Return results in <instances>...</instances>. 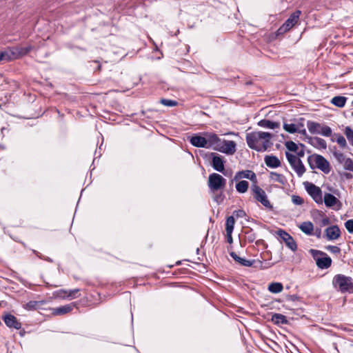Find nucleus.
Returning a JSON list of instances; mask_svg holds the SVG:
<instances>
[{"mask_svg":"<svg viewBox=\"0 0 353 353\" xmlns=\"http://www.w3.org/2000/svg\"><path fill=\"white\" fill-rule=\"evenodd\" d=\"M6 130V128H5V127H2V128H1V133H2V134L3 133V130Z\"/></svg>","mask_w":353,"mask_h":353,"instance_id":"69168bd1","label":"nucleus"},{"mask_svg":"<svg viewBox=\"0 0 353 353\" xmlns=\"http://www.w3.org/2000/svg\"><path fill=\"white\" fill-rule=\"evenodd\" d=\"M286 148L290 152H296L298 150V145L292 141H286L285 143Z\"/></svg>","mask_w":353,"mask_h":353,"instance_id":"e433bc0d","label":"nucleus"},{"mask_svg":"<svg viewBox=\"0 0 353 353\" xmlns=\"http://www.w3.org/2000/svg\"><path fill=\"white\" fill-rule=\"evenodd\" d=\"M32 48L33 47L30 45L27 46L26 47H19L21 57L28 54L32 50Z\"/></svg>","mask_w":353,"mask_h":353,"instance_id":"ea45409f","label":"nucleus"},{"mask_svg":"<svg viewBox=\"0 0 353 353\" xmlns=\"http://www.w3.org/2000/svg\"><path fill=\"white\" fill-rule=\"evenodd\" d=\"M262 243H263V240H262V239H259V240L256 241V245H260V244H262Z\"/></svg>","mask_w":353,"mask_h":353,"instance_id":"e2e57ef3","label":"nucleus"},{"mask_svg":"<svg viewBox=\"0 0 353 353\" xmlns=\"http://www.w3.org/2000/svg\"><path fill=\"white\" fill-rule=\"evenodd\" d=\"M249 183L247 181H240L236 184V190L239 193H245L248 191Z\"/></svg>","mask_w":353,"mask_h":353,"instance_id":"2f4dec72","label":"nucleus"},{"mask_svg":"<svg viewBox=\"0 0 353 353\" xmlns=\"http://www.w3.org/2000/svg\"><path fill=\"white\" fill-rule=\"evenodd\" d=\"M304 187L308 194L313 199V200L318 204L323 203L322 191L321 188L314 184L305 181L303 183Z\"/></svg>","mask_w":353,"mask_h":353,"instance_id":"1a4fd4ad","label":"nucleus"},{"mask_svg":"<svg viewBox=\"0 0 353 353\" xmlns=\"http://www.w3.org/2000/svg\"><path fill=\"white\" fill-rule=\"evenodd\" d=\"M79 292V289H74L69 291L68 294L66 296L68 298L73 299L77 297V294Z\"/></svg>","mask_w":353,"mask_h":353,"instance_id":"8fccbe9b","label":"nucleus"},{"mask_svg":"<svg viewBox=\"0 0 353 353\" xmlns=\"http://www.w3.org/2000/svg\"><path fill=\"white\" fill-rule=\"evenodd\" d=\"M225 179L219 174L212 173L209 175L208 187L212 192H214L223 190L225 187Z\"/></svg>","mask_w":353,"mask_h":353,"instance_id":"6e6552de","label":"nucleus"},{"mask_svg":"<svg viewBox=\"0 0 353 353\" xmlns=\"http://www.w3.org/2000/svg\"><path fill=\"white\" fill-rule=\"evenodd\" d=\"M283 289V284L279 282L271 283L268 285V290L272 293L277 294L281 292Z\"/></svg>","mask_w":353,"mask_h":353,"instance_id":"7c9ffc66","label":"nucleus"},{"mask_svg":"<svg viewBox=\"0 0 353 353\" xmlns=\"http://www.w3.org/2000/svg\"><path fill=\"white\" fill-rule=\"evenodd\" d=\"M270 178L272 181L278 182L281 185H285L287 183V179L283 174L275 172H271L270 173Z\"/></svg>","mask_w":353,"mask_h":353,"instance_id":"bb28decb","label":"nucleus"},{"mask_svg":"<svg viewBox=\"0 0 353 353\" xmlns=\"http://www.w3.org/2000/svg\"><path fill=\"white\" fill-rule=\"evenodd\" d=\"M266 165L271 168H276L281 166V161L278 157L274 155H266L264 158Z\"/></svg>","mask_w":353,"mask_h":353,"instance_id":"aec40b11","label":"nucleus"},{"mask_svg":"<svg viewBox=\"0 0 353 353\" xmlns=\"http://www.w3.org/2000/svg\"><path fill=\"white\" fill-rule=\"evenodd\" d=\"M39 305L40 303L39 301H30L25 305L24 307L28 310H34L39 308Z\"/></svg>","mask_w":353,"mask_h":353,"instance_id":"f704fd0d","label":"nucleus"},{"mask_svg":"<svg viewBox=\"0 0 353 353\" xmlns=\"http://www.w3.org/2000/svg\"><path fill=\"white\" fill-rule=\"evenodd\" d=\"M290 30V28L287 27L284 23L277 30L276 33L278 35L283 34Z\"/></svg>","mask_w":353,"mask_h":353,"instance_id":"09e8293b","label":"nucleus"},{"mask_svg":"<svg viewBox=\"0 0 353 353\" xmlns=\"http://www.w3.org/2000/svg\"><path fill=\"white\" fill-rule=\"evenodd\" d=\"M310 252L315 260L316 264L319 268L324 270L331 266L332 259L325 252L313 249H311Z\"/></svg>","mask_w":353,"mask_h":353,"instance_id":"20e7f679","label":"nucleus"},{"mask_svg":"<svg viewBox=\"0 0 353 353\" xmlns=\"http://www.w3.org/2000/svg\"><path fill=\"white\" fill-rule=\"evenodd\" d=\"M61 292H63V293L67 294V291H65V290H61Z\"/></svg>","mask_w":353,"mask_h":353,"instance_id":"774afa93","label":"nucleus"},{"mask_svg":"<svg viewBox=\"0 0 353 353\" xmlns=\"http://www.w3.org/2000/svg\"><path fill=\"white\" fill-rule=\"evenodd\" d=\"M230 255L236 263L244 267H251L254 265L255 263H257L258 264L255 265V267L259 268L261 269H267L274 265V263L270 262L265 263L264 265L263 262L260 260H258L257 261L255 260H248L246 259L239 256L234 252H230Z\"/></svg>","mask_w":353,"mask_h":353,"instance_id":"39448f33","label":"nucleus"},{"mask_svg":"<svg viewBox=\"0 0 353 353\" xmlns=\"http://www.w3.org/2000/svg\"><path fill=\"white\" fill-rule=\"evenodd\" d=\"M307 127L312 134H321L328 137L332 134V129L325 125L313 121H307Z\"/></svg>","mask_w":353,"mask_h":353,"instance_id":"423d86ee","label":"nucleus"},{"mask_svg":"<svg viewBox=\"0 0 353 353\" xmlns=\"http://www.w3.org/2000/svg\"><path fill=\"white\" fill-rule=\"evenodd\" d=\"M334 157L339 163L343 164L346 159V157L341 152H334Z\"/></svg>","mask_w":353,"mask_h":353,"instance_id":"79ce46f5","label":"nucleus"},{"mask_svg":"<svg viewBox=\"0 0 353 353\" xmlns=\"http://www.w3.org/2000/svg\"><path fill=\"white\" fill-rule=\"evenodd\" d=\"M160 103L161 104H163L165 106H168V107L176 106L178 103L177 101H176L168 99H161L160 101Z\"/></svg>","mask_w":353,"mask_h":353,"instance_id":"a19ab883","label":"nucleus"},{"mask_svg":"<svg viewBox=\"0 0 353 353\" xmlns=\"http://www.w3.org/2000/svg\"><path fill=\"white\" fill-rule=\"evenodd\" d=\"M276 233L292 251L295 252L297 250V244L290 234L282 229L277 230Z\"/></svg>","mask_w":353,"mask_h":353,"instance_id":"9b49d317","label":"nucleus"},{"mask_svg":"<svg viewBox=\"0 0 353 353\" xmlns=\"http://www.w3.org/2000/svg\"><path fill=\"white\" fill-rule=\"evenodd\" d=\"M43 259H44L46 261L50 262V263L52 262V260L50 257H48V256L47 257L43 256Z\"/></svg>","mask_w":353,"mask_h":353,"instance_id":"680f3d73","label":"nucleus"},{"mask_svg":"<svg viewBox=\"0 0 353 353\" xmlns=\"http://www.w3.org/2000/svg\"><path fill=\"white\" fill-rule=\"evenodd\" d=\"M299 145L301 147V150H300L299 151L297 150L296 152L298 156L297 157H299L300 159L301 157H303L305 155V151H304L305 145L303 143H299Z\"/></svg>","mask_w":353,"mask_h":353,"instance_id":"3c124183","label":"nucleus"},{"mask_svg":"<svg viewBox=\"0 0 353 353\" xmlns=\"http://www.w3.org/2000/svg\"><path fill=\"white\" fill-rule=\"evenodd\" d=\"M245 239L249 243L254 242L256 239V234L254 232L253 230L251 228H248L247 230L244 232Z\"/></svg>","mask_w":353,"mask_h":353,"instance_id":"72a5a7b5","label":"nucleus"},{"mask_svg":"<svg viewBox=\"0 0 353 353\" xmlns=\"http://www.w3.org/2000/svg\"><path fill=\"white\" fill-rule=\"evenodd\" d=\"M271 321L277 325L288 324V321L286 316L279 313H274L272 315Z\"/></svg>","mask_w":353,"mask_h":353,"instance_id":"b1692460","label":"nucleus"},{"mask_svg":"<svg viewBox=\"0 0 353 353\" xmlns=\"http://www.w3.org/2000/svg\"><path fill=\"white\" fill-rule=\"evenodd\" d=\"M307 139H308V143H310L314 147L321 148V149H325L327 148V143L326 141L319 137H307Z\"/></svg>","mask_w":353,"mask_h":353,"instance_id":"412c9836","label":"nucleus"},{"mask_svg":"<svg viewBox=\"0 0 353 353\" xmlns=\"http://www.w3.org/2000/svg\"><path fill=\"white\" fill-rule=\"evenodd\" d=\"M212 168L219 172H222L224 175H227L226 172H225L224 169V163L225 161L223 159V157L219 155L217 153L212 152Z\"/></svg>","mask_w":353,"mask_h":353,"instance_id":"f8f14e48","label":"nucleus"},{"mask_svg":"<svg viewBox=\"0 0 353 353\" xmlns=\"http://www.w3.org/2000/svg\"><path fill=\"white\" fill-rule=\"evenodd\" d=\"M343 177H345L347 179H350L353 177V175L351 173L349 172H344L341 174Z\"/></svg>","mask_w":353,"mask_h":353,"instance_id":"4d7b16f0","label":"nucleus"},{"mask_svg":"<svg viewBox=\"0 0 353 353\" xmlns=\"http://www.w3.org/2000/svg\"><path fill=\"white\" fill-rule=\"evenodd\" d=\"M344 169L353 172V160L350 158H346L343 163Z\"/></svg>","mask_w":353,"mask_h":353,"instance_id":"58836bf2","label":"nucleus"},{"mask_svg":"<svg viewBox=\"0 0 353 353\" xmlns=\"http://www.w3.org/2000/svg\"><path fill=\"white\" fill-rule=\"evenodd\" d=\"M232 233V232H229V231H226V238H227V241L229 243H232L233 242Z\"/></svg>","mask_w":353,"mask_h":353,"instance_id":"6e6d98bb","label":"nucleus"},{"mask_svg":"<svg viewBox=\"0 0 353 353\" xmlns=\"http://www.w3.org/2000/svg\"><path fill=\"white\" fill-rule=\"evenodd\" d=\"M286 299L290 301H296L299 299V296L296 294L288 295Z\"/></svg>","mask_w":353,"mask_h":353,"instance_id":"603ef678","label":"nucleus"},{"mask_svg":"<svg viewBox=\"0 0 353 353\" xmlns=\"http://www.w3.org/2000/svg\"><path fill=\"white\" fill-rule=\"evenodd\" d=\"M345 227L348 232L353 233V219H349L345 223Z\"/></svg>","mask_w":353,"mask_h":353,"instance_id":"49530a36","label":"nucleus"},{"mask_svg":"<svg viewBox=\"0 0 353 353\" xmlns=\"http://www.w3.org/2000/svg\"><path fill=\"white\" fill-rule=\"evenodd\" d=\"M236 143L234 141L221 140L218 147H215L214 150L228 155H231L235 153Z\"/></svg>","mask_w":353,"mask_h":353,"instance_id":"9d476101","label":"nucleus"},{"mask_svg":"<svg viewBox=\"0 0 353 353\" xmlns=\"http://www.w3.org/2000/svg\"><path fill=\"white\" fill-rule=\"evenodd\" d=\"M5 324L10 328L19 330L21 327V323L12 314L8 313L3 316Z\"/></svg>","mask_w":353,"mask_h":353,"instance_id":"f3484780","label":"nucleus"},{"mask_svg":"<svg viewBox=\"0 0 353 353\" xmlns=\"http://www.w3.org/2000/svg\"><path fill=\"white\" fill-rule=\"evenodd\" d=\"M0 148L1 150H4L6 148V147L4 145H0Z\"/></svg>","mask_w":353,"mask_h":353,"instance_id":"338daca9","label":"nucleus"},{"mask_svg":"<svg viewBox=\"0 0 353 353\" xmlns=\"http://www.w3.org/2000/svg\"><path fill=\"white\" fill-rule=\"evenodd\" d=\"M325 249L330 252L331 253H333V254H340L341 252V248L338 246H336V245H327L325 247Z\"/></svg>","mask_w":353,"mask_h":353,"instance_id":"c03bdc74","label":"nucleus"},{"mask_svg":"<svg viewBox=\"0 0 353 353\" xmlns=\"http://www.w3.org/2000/svg\"><path fill=\"white\" fill-rule=\"evenodd\" d=\"M232 216H234V217L236 216V218H243L245 216V212L243 210H234Z\"/></svg>","mask_w":353,"mask_h":353,"instance_id":"de8ad7c7","label":"nucleus"},{"mask_svg":"<svg viewBox=\"0 0 353 353\" xmlns=\"http://www.w3.org/2000/svg\"><path fill=\"white\" fill-rule=\"evenodd\" d=\"M330 223V219L327 217H325L321 221L322 225H327Z\"/></svg>","mask_w":353,"mask_h":353,"instance_id":"13d9d810","label":"nucleus"},{"mask_svg":"<svg viewBox=\"0 0 353 353\" xmlns=\"http://www.w3.org/2000/svg\"><path fill=\"white\" fill-rule=\"evenodd\" d=\"M291 167L292 168V169L295 171V172L299 177L302 176L306 170V169L301 159L297 161L294 164V166H291Z\"/></svg>","mask_w":353,"mask_h":353,"instance_id":"cd10ccee","label":"nucleus"},{"mask_svg":"<svg viewBox=\"0 0 353 353\" xmlns=\"http://www.w3.org/2000/svg\"><path fill=\"white\" fill-rule=\"evenodd\" d=\"M307 163L312 170L317 168L325 174H328L330 172V163L322 155L316 154L310 155L307 157Z\"/></svg>","mask_w":353,"mask_h":353,"instance_id":"f03ea898","label":"nucleus"},{"mask_svg":"<svg viewBox=\"0 0 353 353\" xmlns=\"http://www.w3.org/2000/svg\"><path fill=\"white\" fill-rule=\"evenodd\" d=\"M292 201L295 205H302L304 202L303 199L297 195L292 196Z\"/></svg>","mask_w":353,"mask_h":353,"instance_id":"a18cd8bd","label":"nucleus"},{"mask_svg":"<svg viewBox=\"0 0 353 353\" xmlns=\"http://www.w3.org/2000/svg\"><path fill=\"white\" fill-rule=\"evenodd\" d=\"M325 236L330 241L336 240L341 236V230L338 225H332L325 230Z\"/></svg>","mask_w":353,"mask_h":353,"instance_id":"6ab92c4d","label":"nucleus"},{"mask_svg":"<svg viewBox=\"0 0 353 353\" xmlns=\"http://www.w3.org/2000/svg\"><path fill=\"white\" fill-rule=\"evenodd\" d=\"M223 199L224 196L222 194H219L216 195L214 199L217 203H220L223 201Z\"/></svg>","mask_w":353,"mask_h":353,"instance_id":"864d4df0","label":"nucleus"},{"mask_svg":"<svg viewBox=\"0 0 353 353\" xmlns=\"http://www.w3.org/2000/svg\"><path fill=\"white\" fill-rule=\"evenodd\" d=\"M345 134L350 142V143L353 146V130L352 129L347 126L345 129Z\"/></svg>","mask_w":353,"mask_h":353,"instance_id":"4c0bfd02","label":"nucleus"},{"mask_svg":"<svg viewBox=\"0 0 353 353\" xmlns=\"http://www.w3.org/2000/svg\"><path fill=\"white\" fill-rule=\"evenodd\" d=\"M323 201L326 207L332 208L335 210H340L342 207L341 202L333 194L325 193L323 197Z\"/></svg>","mask_w":353,"mask_h":353,"instance_id":"ddd939ff","label":"nucleus"},{"mask_svg":"<svg viewBox=\"0 0 353 353\" xmlns=\"http://www.w3.org/2000/svg\"><path fill=\"white\" fill-rule=\"evenodd\" d=\"M300 128H303V123L301 122H299L297 124L294 123H284L283 129L291 134L299 132L301 134L307 137V132L305 128H303L301 130Z\"/></svg>","mask_w":353,"mask_h":353,"instance_id":"4468645a","label":"nucleus"},{"mask_svg":"<svg viewBox=\"0 0 353 353\" xmlns=\"http://www.w3.org/2000/svg\"><path fill=\"white\" fill-rule=\"evenodd\" d=\"M73 308L72 305H65L54 309L53 314L62 315L70 312Z\"/></svg>","mask_w":353,"mask_h":353,"instance_id":"c85d7f7f","label":"nucleus"},{"mask_svg":"<svg viewBox=\"0 0 353 353\" xmlns=\"http://www.w3.org/2000/svg\"><path fill=\"white\" fill-rule=\"evenodd\" d=\"M285 154L291 166H294V164L301 159L289 152H285Z\"/></svg>","mask_w":353,"mask_h":353,"instance_id":"c9c22d12","label":"nucleus"},{"mask_svg":"<svg viewBox=\"0 0 353 353\" xmlns=\"http://www.w3.org/2000/svg\"><path fill=\"white\" fill-rule=\"evenodd\" d=\"M258 125L260 127L270 129L278 128L280 126V123L276 121H272L268 119H262L258 122Z\"/></svg>","mask_w":353,"mask_h":353,"instance_id":"393cba45","label":"nucleus"},{"mask_svg":"<svg viewBox=\"0 0 353 353\" xmlns=\"http://www.w3.org/2000/svg\"><path fill=\"white\" fill-rule=\"evenodd\" d=\"M3 52L7 53L8 57V58H6V62H9L12 60L21 58L19 47L8 48L7 50H5Z\"/></svg>","mask_w":353,"mask_h":353,"instance_id":"4be33fe9","label":"nucleus"},{"mask_svg":"<svg viewBox=\"0 0 353 353\" xmlns=\"http://www.w3.org/2000/svg\"><path fill=\"white\" fill-rule=\"evenodd\" d=\"M343 330H345V331H346V332H350V331H352V330H351V329H350V328H348V327H343Z\"/></svg>","mask_w":353,"mask_h":353,"instance_id":"0e129e2a","label":"nucleus"},{"mask_svg":"<svg viewBox=\"0 0 353 353\" xmlns=\"http://www.w3.org/2000/svg\"><path fill=\"white\" fill-rule=\"evenodd\" d=\"M7 53L4 52L3 51L0 52V63L2 61L6 62V58H8Z\"/></svg>","mask_w":353,"mask_h":353,"instance_id":"5fc2aeb1","label":"nucleus"},{"mask_svg":"<svg viewBox=\"0 0 353 353\" xmlns=\"http://www.w3.org/2000/svg\"><path fill=\"white\" fill-rule=\"evenodd\" d=\"M334 287L341 292H353V279L343 274H336L332 280Z\"/></svg>","mask_w":353,"mask_h":353,"instance_id":"7ed1b4c3","label":"nucleus"},{"mask_svg":"<svg viewBox=\"0 0 353 353\" xmlns=\"http://www.w3.org/2000/svg\"><path fill=\"white\" fill-rule=\"evenodd\" d=\"M235 220L234 216H230L226 219L225 230L232 232L234 227Z\"/></svg>","mask_w":353,"mask_h":353,"instance_id":"473e14b6","label":"nucleus"},{"mask_svg":"<svg viewBox=\"0 0 353 353\" xmlns=\"http://www.w3.org/2000/svg\"><path fill=\"white\" fill-rule=\"evenodd\" d=\"M203 135L205 136V140L207 141V148L218 147L221 143V139L213 132H205L203 133Z\"/></svg>","mask_w":353,"mask_h":353,"instance_id":"dca6fc26","label":"nucleus"},{"mask_svg":"<svg viewBox=\"0 0 353 353\" xmlns=\"http://www.w3.org/2000/svg\"><path fill=\"white\" fill-rule=\"evenodd\" d=\"M33 252L40 259H43V256L41 255V253H39V252L36 251V250H33Z\"/></svg>","mask_w":353,"mask_h":353,"instance_id":"052dcab7","label":"nucleus"},{"mask_svg":"<svg viewBox=\"0 0 353 353\" xmlns=\"http://www.w3.org/2000/svg\"><path fill=\"white\" fill-rule=\"evenodd\" d=\"M301 14V11L299 10H296L290 16V17L285 21L284 24L290 30L295 24L297 23Z\"/></svg>","mask_w":353,"mask_h":353,"instance_id":"5701e85b","label":"nucleus"},{"mask_svg":"<svg viewBox=\"0 0 353 353\" xmlns=\"http://www.w3.org/2000/svg\"><path fill=\"white\" fill-rule=\"evenodd\" d=\"M243 178L248 179L253 181L256 184L257 182V179L255 173L252 170H246L239 171L235 174V176L232 181H238Z\"/></svg>","mask_w":353,"mask_h":353,"instance_id":"2eb2a0df","label":"nucleus"},{"mask_svg":"<svg viewBox=\"0 0 353 353\" xmlns=\"http://www.w3.org/2000/svg\"><path fill=\"white\" fill-rule=\"evenodd\" d=\"M273 134L265 132H252L246 134V142L250 148L263 152L270 148Z\"/></svg>","mask_w":353,"mask_h":353,"instance_id":"f257e3e1","label":"nucleus"},{"mask_svg":"<svg viewBox=\"0 0 353 353\" xmlns=\"http://www.w3.org/2000/svg\"><path fill=\"white\" fill-rule=\"evenodd\" d=\"M251 191L254 199L260 202L264 207L268 210H272L273 206L268 200L265 192L256 184H252Z\"/></svg>","mask_w":353,"mask_h":353,"instance_id":"0eeeda50","label":"nucleus"},{"mask_svg":"<svg viewBox=\"0 0 353 353\" xmlns=\"http://www.w3.org/2000/svg\"><path fill=\"white\" fill-rule=\"evenodd\" d=\"M315 235L317 238H321V229H316L315 232Z\"/></svg>","mask_w":353,"mask_h":353,"instance_id":"bf43d9fd","label":"nucleus"},{"mask_svg":"<svg viewBox=\"0 0 353 353\" xmlns=\"http://www.w3.org/2000/svg\"><path fill=\"white\" fill-rule=\"evenodd\" d=\"M347 97L343 96H336L331 100V103L336 107L343 108L347 101Z\"/></svg>","mask_w":353,"mask_h":353,"instance_id":"c756f323","label":"nucleus"},{"mask_svg":"<svg viewBox=\"0 0 353 353\" xmlns=\"http://www.w3.org/2000/svg\"><path fill=\"white\" fill-rule=\"evenodd\" d=\"M299 228L305 234L312 235L314 225L311 221H304L299 225Z\"/></svg>","mask_w":353,"mask_h":353,"instance_id":"a878e982","label":"nucleus"},{"mask_svg":"<svg viewBox=\"0 0 353 353\" xmlns=\"http://www.w3.org/2000/svg\"><path fill=\"white\" fill-rule=\"evenodd\" d=\"M190 143L196 148H207V141L205 140V136H201L198 134L192 135L190 139Z\"/></svg>","mask_w":353,"mask_h":353,"instance_id":"a211bd4d","label":"nucleus"},{"mask_svg":"<svg viewBox=\"0 0 353 353\" xmlns=\"http://www.w3.org/2000/svg\"><path fill=\"white\" fill-rule=\"evenodd\" d=\"M337 137H336V143L341 147V148H345L346 145H347V142H346V140L344 138L343 136H342L341 134H336Z\"/></svg>","mask_w":353,"mask_h":353,"instance_id":"37998d69","label":"nucleus"}]
</instances>
